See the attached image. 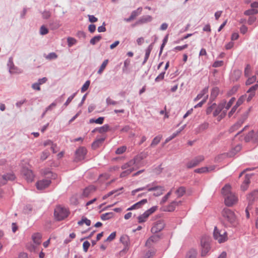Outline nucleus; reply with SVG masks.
Wrapping results in <instances>:
<instances>
[{
  "label": "nucleus",
  "mask_w": 258,
  "mask_h": 258,
  "mask_svg": "<svg viewBox=\"0 0 258 258\" xmlns=\"http://www.w3.org/2000/svg\"><path fill=\"white\" fill-rule=\"evenodd\" d=\"M222 214L223 217L226 220L232 227H236L238 224L237 219L234 213L230 209L224 208Z\"/></svg>",
  "instance_id": "f257e3e1"
},
{
  "label": "nucleus",
  "mask_w": 258,
  "mask_h": 258,
  "mask_svg": "<svg viewBox=\"0 0 258 258\" xmlns=\"http://www.w3.org/2000/svg\"><path fill=\"white\" fill-rule=\"evenodd\" d=\"M44 174L47 176V178L44 179L37 182L36 186L38 189L42 190L48 187L51 183L50 179L48 178H51L55 179L56 177V175L55 174L50 171L45 172Z\"/></svg>",
  "instance_id": "f03ea898"
},
{
  "label": "nucleus",
  "mask_w": 258,
  "mask_h": 258,
  "mask_svg": "<svg viewBox=\"0 0 258 258\" xmlns=\"http://www.w3.org/2000/svg\"><path fill=\"white\" fill-rule=\"evenodd\" d=\"M213 236L220 243H223L227 240V233L225 230L219 229L217 227L214 228Z\"/></svg>",
  "instance_id": "7ed1b4c3"
},
{
  "label": "nucleus",
  "mask_w": 258,
  "mask_h": 258,
  "mask_svg": "<svg viewBox=\"0 0 258 258\" xmlns=\"http://www.w3.org/2000/svg\"><path fill=\"white\" fill-rule=\"evenodd\" d=\"M69 215L67 209L60 206H57L54 209V216L57 221H61L67 218Z\"/></svg>",
  "instance_id": "20e7f679"
},
{
  "label": "nucleus",
  "mask_w": 258,
  "mask_h": 258,
  "mask_svg": "<svg viewBox=\"0 0 258 258\" xmlns=\"http://www.w3.org/2000/svg\"><path fill=\"white\" fill-rule=\"evenodd\" d=\"M202 247L201 256L204 257L207 255L211 249L210 242L208 239L203 237L201 240Z\"/></svg>",
  "instance_id": "39448f33"
},
{
  "label": "nucleus",
  "mask_w": 258,
  "mask_h": 258,
  "mask_svg": "<svg viewBox=\"0 0 258 258\" xmlns=\"http://www.w3.org/2000/svg\"><path fill=\"white\" fill-rule=\"evenodd\" d=\"M7 67L9 69V72L11 74H20L22 73L21 69L15 66L13 62V58L10 57L9 58Z\"/></svg>",
  "instance_id": "423d86ee"
},
{
  "label": "nucleus",
  "mask_w": 258,
  "mask_h": 258,
  "mask_svg": "<svg viewBox=\"0 0 258 258\" xmlns=\"http://www.w3.org/2000/svg\"><path fill=\"white\" fill-rule=\"evenodd\" d=\"M16 176L13 173H8L6 174H0V186L4 185L7 183L8 181H14Z\"/></svg>",
  "instance_id": "0eeeda50"
},
{
  "label": "nucleus",
  "mask_w": 258,
  "mask_h": 258,
  "mask_svg": "<svg viewBox=\"0 0 258 258\" xmlns=\"http://www.w3.org/2000/svg\"><path fill=\"white\" fill-rule=\"evenodd\" d=\"M165 226V222L162 220L157 221L154 223L153 227L151 228V232L153 233H157L161 231Z\"/></svg>",
  "instance_id": "6e6552de"
},
{
  "label": "nucleus",
  "mask_w": 258,
  "mask_h": 258,
  "mask_svg": "<svg viewBox=\"0 0 258 258\" xmlns=\"http://www.w3.org/2000/svg\"><path fill=\"white\" fill-rule=\"evenodd\" d=\"M87 154V150L84 147H80L75 152V160L77 162L81 161L85 159Z\"/></svg>",
  "instance_id": "1a4fd4ad"
},
{
  "label": "nucleus",
  "mask_w": 258,
  "mask_h": 258,
  "mask_svg": "<svg viewBox=\"0 0 258 258\" xmlns=\"http://www.w3.org/2000/svg\"><path fill=\"white\" fill-rule=\"evenodd\" d=\"M204 160V157L202 155H200L196 157L190 161L188 162L186 164V167L187 168H192L194 167L197 166L199 164L200 162Z\"/></svg>",
  "instance_id": "9d476101"
},
{
  "label": "nucleus",
  "mask_w": 258,
  "mask_h": 258,
  "mask_svg": "<svg viewBox=\"0 0 258 258\" xmlns=\"http://www.w3.org/2000/svg\"><path fill=\"white\" fill-rule=\"evenodd\" d=\"M155 182H153L151 183L152 186L148 188L149 191H157L154 194V196L155 197H158L163 194V191L164 190V188L162 186L155 185Z\"/></svg>",
  "instance_id": "9b49d317"
},
{
  "label": "nucleus",
  "mask_w": 258,
  "mask_h": 258,
  "mask_svg": "<svg viewBox=\"0 0 258 258\" xmlns=\"http://www.w3.org/2000/svg\"><path fill=\"white\" fill-rule=\"evenodd\" d=\"M226 105V100H223L218 104H216V106L214 108L213 112V116L215 117L217 116L224 109Z\"/></svg>",
  "instance_id": "f8f14e48"
},
{
  "label": "nucleus",
  "mask_w": 258,
  "mask_h": 258,
  "mask_svg": "<svg viewBox=\"0 0 258 258\" xmlns=\"http://www.w3.org/2000/svg\"><path fill=\"white\" fill-rule=\"evenodd\" d=\"M248 112L244 113L236 123H235L232 126H231L229 130L230 132L232 133L235 130L238 129L244 122L247 117Z\"/></svg>",
  "instance_id": "ddd939ff"
},
{
  "label": "nucleus",
  "mask_w": 258,
  "mask_h": 258,
  "mask_svg": "<svg viewBox=\"0 0 258 258\" xmlns=\"http://www.w3.org/2000/svg\"><path fill=\"white\" fill-rule=\"evenodd\" d=\"M152 20V17L150 15H145L141 17L132 26L135 27L138 25H142L147 22H151Z\"/></svg>",
  "instance_id": "4468645a"
},
{
  "label": "nucleus",
  "mask_w": 258,
  "mask_h": 258,
  "mask_svg": "<svg viewBox=\"0 0 258 258\" xmlns=\"http://www.w3.org/2000/svg\"><path fill=\"white\" fill-rule=\"evenodd\" d=\"M22 173L28 182H32L33 180L34 174L32 170L24 168L22 171Z\"/></svg>",
  "instance_id": "2eb2a0df"
},
{
  "label": "nucleus",
  "mask_w": 258,
  "mask_h": 258,
  "mask_svg": "<svg viewBox=\"0 0 258 258\" xmlns=\"http://www.w3.org/2000/svg\"><path fill=\"white\" fill-rule=\"evenodd\" d=\"M237 201V197L233 194H229L225 197V204L228 207L232 206Z\"/></svg>",
  "instance_id": "dca6fc26"
},
{
  "label": "nucleus",
  "mask_w": 258,
  "mask_h": 258,
  "mask_svg": "<svg viewBox=\"0 0 258 258\" xmlns=\"http://www.w3.org/2000/svg\"><path fill=\"white\" fill-rule=\"evenodd\" d=\"M142 8L139 7L137 10L132 11L131 16L127 18H124L123 20L126 22H130L134 20L137 16L141 14Z\"/></svg>",
  "instance_id": "f3484780"
},
{
  "label": "nucleus",
  "mask_w": 258,
  "mask_h": 258,
  "mask_svg": "<svg viewBox=\"0 0 258 258\" xmlns=\"http://www.w3.org/2000/svg\"><path fill=\"white\" fill-rule=\"evenodd\" d=\"M161 237L160 235L156 234L150 236L146 242V246L149 247L151 246L152 243H155L159 241Z\"/></svg>",
  "instance_id": "a211bd4d"
},
{
  "label": "nucleus",
  "mask_w": 258,
  "mask_h": 258,
  "mask_svg": "<svg viewBox=\"0 0 258 258\" xmlns=\"http://www.w3.org/2000/svg\"><path fill=\"white\" fill-rule=\"evenodd\" d=\"M258 198V190H254L247 196L249 206L252 205L253 202Z\"/></svg>",
  "instance_id": "6ab92c4d"
},
{
  "label": "nucleus",
  "mask_w": 258,
  "mask_h": 258,
  "mask_svg": "<svg viewBox=\"0 0 258 258\" xmlns=\"http://www.w3.org/2000/svg\"><path fill=\"white\" fill-rule=\"evenodd\" d=\"M147 203V200L145 199L136 203L127 209V211H131L136 209L140 208L142 205Z\"/></svg>",
  "instance_id": "aec40b11"
},
{
  "label": "nucleus",
  "mask_w": 258,
  "mask_h": 258,
  "mask_svg": "<svg viewBox=\"0 0 258 258\" xmlns=\"http://www.w3.org/2000/svg\"><path fill=\"white\" fill-rule=\"evenodd\" d=\"M181 203V201H172L166 207L165 211L167 212H173L175 210L176 207L180 204Z\"/></svg>",
  "instance_id": "412c9836"
},
{
  "label": "nucleus",
  "mask_w": 258,
  "mask_h": 258,
  "mask_svg": "<svg viewBox=\"0 0 258 258\" xmlns=\"http://www.w3.org/2000/svg\"><path fill=\"white\" fill-rule=\"evenodd\" d=\"M105 138L102 137L100 138H97L92 144V147L94 149H96L100 147L103 142L105 141Z\"/></svg>",
  "instance_id": "4be33fe9"
},
{
  "label": "nucleus",
  "mask_w": 258,
  "mask_h": 258,
  "mask_svg": "<svg viewBox=\"0 0 258 258\" xmlns=\"http://www.w3.org/2000/svg\"><path fill=\"white\" fill-rule=\"evenodd\" d=\"M95 190V187L93 185L89 186L86 187L83 192V196L87 197L89 196L91 193Z\"/></svg>",
  "instance_id": "5701e85b"
},
{
  "label": "nucleus",
  "mask_w": 258,
  "mask_h": 258,
  "mask_svg": "<svg viewBox=\"0 0 258 258\" xmlns=\"http://www.w3.org/2000/svg\"><path fill=\"white\" fill-rule=\"evenodd\" d=\"M241 149V146L240 145L236 146L234 148L232 149L228 153V156L230 157H233L238 152H239Z\"/></svg>",
  "instance_id": "b1692460"
},
{
  "label": "nucleus",
  "mask_w": 258,
  "mask_h": 258,
  "mask_svg": "<svg viewBox=\"0 0 258 258\" xmlns=\"http://www.w3.org/2000/svg\"><path fill=\"white\" fill-rule=\"evenodd\" d=\"M222 195L226 197L229 194H232V193L231 192V186L229 184H226L222 189L221 191Z\"/></svg>",
  "instance_id": "393cba45"
},
{
  "label": "nucleus",
  "mask_w": 258,
  "mask_h": 258,
  "mask_svg": "<svg viewBox=\"0 0 258 258\" xmlns=\"http://www.w3.org/2000/svg\"><path fill=\"white\" fill-rule=\"evenodd\" d=\"M49 26L52 29H56L60 27V22L57 20H50L49 22Z\"/></svg>",
  "instance_id": "a878e982"
},
{
  "label": "nucleus",
  "mask_w": 258,
  "mask_h": 258,
  "mask_svg": "<svg viewBox=\"0 0 258 258\" xmlns=\"http://www.w3.org/2000/svg\"><path fill=\"white\" fill-rule=\"evenodd\" d=\"M185 125H184L183 126H182L180 129H179L178 131H177L176 132L174 133L171 136L168 137L165 141V143H167L173 139H174L175 137H176L181 131L183 130L184 126Z\"/></svg>",
  "instance_id": "bb28decb"
},
{
  "label": "nucleus",
  "mask_w": 258,
  "mask_h": 258,
  "mask_svg": "<svg viewBox=\"0 0 258 258\" xmlns=\"http://www.w3.org/2000/svg\"><path fill=\"white\" fill-rule=\"evenodd\" d=\"M120 241L125 246V248L130 244V238L126 235H122L120 238Z\"/></svg>",
  "instance_id": "cd10ccee"
},
{
  "label": "nucleus",
  "mask_w": 258,
  "mask_h": 258,
  "mask_svg": "<svg viewBox=\"0 0 258 258\" xmlns=\"http://www.w3.org/2000/svg\"><path fill=\"white\" fill-rule=\"evenodd\" d=\"M114 213L108 212L103 214L101 215V219L103 221L108 220L112 218L114 216Z\"/></svg>",
  "instance_id": "c85d7f7f"
},
{
  "label": "nucleus",
  "mask_w": 258,
  "mask_h": 258,
  "mask_svg": "<svg viewBox=\"0 0 258 258\" xmlns=\"http://www.w3.org/2000/svg\"><path fill=\"white\" fill-rule=\"evenodd\" d=\"M197 251L195 249H190L186 253L185 258H197Z\"/></svg>",
  "instance_id": "c756f323"
},
{
  "label": "nucleus",
  "mask_w": 258,
  "mask_h": 258,
  "mask_svg": "<svg viewBox=\"0 0 258 258\" xmlns=\"http://www.w3.org/2000/svg\"><path fill=\"white\" fill-rule=\"evenodd\" d=\"M148 213L147 214L145 211L143 214L140 215L138 217V222L142 223L145 222L147 219L149 217Z\"/></svg>",
  "instance_id": "7c9ffc66"
},
{
  "label": "nucleus",
  "mask_w": 258,
  "mask_h": 258,
  "mask_svg": "<svg viewBox=\"0 0 258 258\" xmlns=\"http://www.w3.org/2000/svg\"><path fill=\"white\" fill-rule=\"evenodd\" d=\"M104 120V117H99L97 119L91 118L89 120L90 123H96L99 124H102Z\"/></svg>",
  "instance_id": "2f4dec72"
},
{
  "label": "nucleus",
  "mask_w": 258,
  "mask_h": 258,
  "mask_svg": "<svg viewBox=\"0 0 258 258\" xmlns=\"http://www.w3.org/2000/svg\"><path fill=\"white\" fill-rule=\"evenodd\" d=\"M219 89L218 87H214L212 89L211 93V99L214 100L219 94Z\"/></svg>",
  "instance_id": "473e14b6"
},
{
  "label": "nucleus",
  "mask_w": 258,
  "mask_h": 258,
  "mask_svg": "<svg viewBox=\"0 0 258 258\" xmlns=\"http://www.w3.org/2000/svg\"><path fill=\"white\" fill-rule=\"evenodd\" d=\"M185 191L186 189L184 186H180L176 190V194L178 197H181L184 195Z\"/></svg>",
  "instance_id": "72a5a7b5"
},
{
  "label": "nucleus",
  "mask_w": 258,
  "mask_h": 258,
  "mask_svg": "<svg viewBox=\"0 0 258 258\" xmlns=\"http://www.w3.org/2000/svg\"><path fill=\"white\" fill-rule=\"evenodd\" d=\"M151 185H152L151 184H147L146 186H144V187H140V188H137L136 189H134L132 191V196H135V194L138 192V191H142V190H145L146 189H148V188L149 187H151V186H150Z\"/></svg>",
  "instance_id": "f704fd0d"
},
{
  "label": "nucleus",
  "mask_w": 258,
  "mask_h": 258,
  "mask_svg": "<svg viewBox=\"0 0 258 258\" xmlns=\"http://www.w3.org/2000/svg\"><path fill=\"white\" fill-rule=\"evenodd\" d=\"M216 106V103H213L209 105L206 110V113L207 115H210L213 112L214 108Z\"/></svg>",
  "instance_id": "c9c22d12"
},
{
  "label": "nucleus",
  "mask_w": 258,
  "mask_h": 258,
  "mask_svg": "<svg viewBox=\"0 0 258 258\" xmlns=\"http://www.w3.org/2000/svg\"><path fill=\"white\" fill-rule=\"evenodd\" d=\"M161 139H162V136L158 135V136L155 137L153 139V141H152V143H151L150 146L151 147H154V146L157 145V144H158L159 143Z\"/></svg>",
  "instance_id": "e433bc0d"
},
{
  "label": "nucleus",
  "mask_w": 258,
  "mask_h": 258,
  "mask_svg": "<svg viewBox=\"0 0 258 258\" xmlns=\"http://www.w3.org/2000/svg\"><path fill=\"white\" fill-rule=\"evenodd\" d=\"M109 130V125L105 124L103 126L99 127V133L103 134L107 132Z\"/></svg>",
  "instance_id": "4c0bfd02"
},
{
  "label": "nucleus",
  "mask_w": 258,
  "mask_h": 258,
  "mask_svg": "<svg viewBox=\"0 0 258 258\" xmlns=\"http://www.w3.org/2000/svg\"><path fill=\"white\" fill-rule=\"evenodd\" d=\"M134 170L133 168H130L128 169L125 170L124 171L121 172L120 174V177L122 178L127 176L129 174H130Z\"/></svg>",
  "instance_id": "58836bf2"
},
{
  "label": "nucleus",
  "mask_w": 258,
  "mask_h": 258,
  "mask_svg": "<svg viewBox=\"0 0 258 258\" xmlns=\"http://www.w3.org/2000/svg\"><path fill=\"white\" fill-rule=\"evenodd\" d=\"M101 38L102 37L100 35L95 36L91 39L90 43L92 45H95L97 42L99 41L101 39Z\"/></svg>",
  "instance_id": "ea45409f"
},
{
  "label": "nucleus",
  "mask_w": 258,
  "mask_h": 258,
  "mask_svg": "<svg viewBox=\"0 0 258 258\" xmlns=\"http://www.w3.org/2000/svg\"><path fill=\"white\" fill-rule=\"evenodd\" d=\"M253 135V131L249 132L245 137L244 141L246 142H252V136Z\"/></svg>",
  "instance_id": "a19ab883"
},
{
  "label": "nucleus",
  "mask_w": 258,
  "mask_h": 258,
  "mask_svg": "<svg viewBox=\"0 0 258 258\" xmlns=\"http://www.w3.org/2000/svg\"><path fill=\"white\" fill-rule=\"evenodd\" d=\"M257 12H258L257 10L254 9H248V10L245 11L244 12V14L246 16H250L251 15H253L257 14Z\"/></svg>",
  "instance_id": "79ce46f5"
},
{
  "label": "nucleus",
  "mask_w": 258,
  "mask_h": 258,
  "mask_svg": "<svg viewBox=\"0 0 258 258\" xmlns=\"http://www.w3.org/2000/svg\"><path fill=\"white\" fill-rule=\"evenodd\" d=\"M108 62V59H105L103 61V63L101 64L99 70L98 71V74H101L103 70L105 69L107 64Z\"/></svg>",
  "instance_id": "37998d69"
},
{
  "label": "nucleus",
  "mask_w": 258,
  "mask_h": 258,
  "mask_svg": "<svg viewBox=\"0 0 258 258\" xmlns=\"http://www.w3.org/2000/svg\"><path fill=\"white\" fill-rule=\"evenodd\" d=\"M247 97V95L246 94H244V95H243L242 96H241L237 100L236 103V105L238 107L241 104H242V103L243 102V101L245 100V99H246Z\"/></svg>",
  "instance_id": "c03bdc74"
},
{
  "label": "nucleus",
  "mask_w": 258,
  "mask_h": 258,
  "mask_svg": "<svg viewBox=\"0 0 258 258\" xmlns=\"http://www.w3.org/2000/svg\"><path fill=\"white\" fill-rule=\"evenodd\" d=\"M42 17L43 19H48L51 15V12L49 11L45 10L41 13Z\"/></svg>",
  "instance_id": "a18cd8bd"
},
{
  "label": "nucleus",
  "mask_w": 258,
  "mask_h": 258,
  "mask_svg": "<svg viewBox=\"0 0 258 258\" xmlns=\"http://www.w3.org/2000/svg\"><path fill=\"white\" fill-rule=\"evenodd\" d=\"M77 94V92H76L75 93H73L72 95H71L70 97H69L66 102L64 103L63 106H64L65 107L67 106L72 101V100L74 99V98L75 97Z\"/></svg>",
  "instance_id": "49530a36"
},
{
  "label": "nucleus",
  "mask_w": 258,
  "mask_h": 258,
  "mask_svg": "<svg viewBox=\"0 0 258 258\" xmlns=\"http://www.w3.org/2000/svg\"><path fill=\"white\" fill-rule=\"evenodd\" d=\"M208 97V95H207L206 96L204 97V98L203 99V100L201 101H200L197 104L195 105L194 108H197L199 107H201L203 105V104L206 102Z\"/></svg>",
  "instance_id": "de8ad7c7"
},
{
  "label": "nucleus",
  "mask_w": 258,
  "mask_h": 258,
  "mask_svg": "<svg viewBox=\"0 0 258 258\" xmlns=\"http://www.w3.org/2000/svg\"><path fill=\"white\" fill-rule=\"evenodd\" d=\"M126 147L125 146H121L116 150L115 153L118 155L122 154L126 151Z\"/></svg>",
  "instance_id": "09e8293b"
},
{
  "label": "nucleus",
  "mask_w": 258,
  "mask_h": 258,
  "mask_svg": "<svg viewBox=\"0 0 258 258\" xmlns=\"http://www.w3.org/2000/svg\"><path fill=\"white\" fill-rule=\"evenodd\" d=\"M235 100V98L232 97L230 99L228 103L226 102V105L224 108L226 109H229L231 107V105L233 104Z\"/></svg>",
  "instance_id": "8fccbe9b"
},
{
  "label": "nucleus",
  "mask_w": 258,
  "mask_h": 258,
  "mask_svg": "<svg viewBox=\"0 0 258 258\" xmlns=\"http://www.w3.org/2000/svg\"><path fill=\"white\" fill-rule=\"evenodd\" d=\"M57 55L55 52H50L45 57L47 59L52 60L57 58Z\"/></svg>",
  "instance_id": "3c124183"
},
{
  "label": "nucleus",
  "mask_w": 258,
  "mask_h": 258,
  "mask_svg": "<svg viewBox=\"0 0 258 258\" xmlns=\"http://www.w3.org/2000/svg\"><path fill=\"white\" fill-rule=\"evenodd\" d=\"M90 84V81L89 80H87V81H86L81 88V92H84L86 91L88 89Z\"/></svg>",
  "instance_id": "603ef678"
},
{
  "label": "nucleus",
  "mask_w": 258,
  "mask_h": 258,
  "mask_svg": "<svg viewBox=\"0 0 258 258\" xmlns=\"http://www.w3.org/2000/svg\"><path fill=\"white\" fill-rule=\"evenodd\" d=\"M155 253V251L154 249H150L146 253L144 258H150L153 256Z\"/></svg>",
  "instance_id": "864d4df0"
},
{
  "label": "nucleus",
  "mask_w": 258,
  "mask_h": 258,
  "mask_svg": "<svg viewBox=\"0 0 258 258\" xmlns=\"http://www.w3.org/2000/svg\"><path fill=\"white\" fill-rule=\"evenodd\" d=\"M48 33V29L44 25L41 26L40 28V34L42 35H44Z\"/></svg>",
  "instance_id": "5fc2aeb1"
},
{
  "label": "nucleus",
  "mask_w": 258,
  "mask_h": 258,
  "mask_svg": "<svg viewBox=\"0 0 258 258\" xmlns=\"http://www.w3.org/2000/svg\"><path fill=\"white\" fill-rule=\"evenodd\" d=\"M68 45L69 47H71L76 42V40L72 37H68L67 39Z\"/></svg>",
  "instance_id": "6e6d98bb"
},
{
  "label": "nucleus",
  "mask_w": 258,
  "mask_h": 258,
  "mask_svg": "<svg viewBox=\"0 0 258 258\" xmlns=\"http://www.w3.org/2000/svg\"><path fill=\"white\" fill-rule=\"evenodd\" d=\"M209 127V123L207 122H205L203 123L200 124L199 126V130L200 131H203L207 129Z\"/></svg>",
  "instance_id": "4d7b16f0"
},
{
  "label": "nucleus",
  "mask_w": 258,
  "mask_h": 258,
  "mask_svg": "<svg viewBox=\"0 0 258 258\" xmlns=\"http://www.w3.org/2000/svg\"><path fill=\"white\" fill-rule=\"evenodd\" d=\"M208 168L207 167H204L195 169V172L198 173H202L208 172Z\"/></svg>",
  "instance_id": "13d9d810"
},
{
  "label": "nucleus",
  "mask_w": 258,
  "mask_h": 258,
  "mask_svg": "<svg viewBox=\"0 0 258 258\" xmlns=\"http://www.w3.org/2000/svg\"><path fill=\"white\" fill-rule=\"evenodd\" d=\"M251 72V67L249 64H247L244 69V75L246 77H248L250 75Z\"/></svg>",
  "instance_id": "bf43d9fd"
},
{
  "label": "nucleus",
  "mask_w": 258,
  "mask_h": 258,
  "mask_svg": "<svg viewBox=\"0 0 258 258\" xmlns=\"http://www.w3.org/2000/svg\"><path fill=\"white\" fill-rule=\"evenodd\" d=\"M165 71H163L162 72H161L156 78H155V82H160L161 81H162V80L164 79V75H165Z\"/></svg>",
  "instance_id": "052dcab7"
},
{
  "label": "nucleus",
  "mask_w": 258,
  "mask_h": 258,
  "mask_svg": "<svg viewBox=\"0 0 258 258\" xmlns=\"http://www.w3.org/2000/svg\"><path fill=\"white\" fill-rule=\"evenodd\" d=\"M57 105V100H55L53 102L50 104L48 107L45 108V112L51 110L53 108L55 107Z\"/></svg>",
  "instance_id": "680f3d73"
},
{
  "label": "nucleus",
  "mask_w": 258,
  "mask_h": 258,
  "mask_svg": "<svg viewBox=\"0 0 258 258\" xmlns=\"http://www.w3.org/2000/svg\"><path fill=\"white\" fill-rule=\"evenodd\" d=\"M171 194V191H170L168 192H167V194L162 198L160 203L161 204L165 203L167 201V200H168V199L169 198V197H170Z\"/></svg>",
  "instance_id": "e2e57ef3"
},
{
  "label": "nucleus",
  "mask_w": 258,
  "mask_h": 258,
  "mask_svg": "<svg viewBox=\"0 0 258 258\" xmlns=\"http://www.w3.org/2000/svg\"><path fill=\"white\" fill-rule=\"evenodd\" d=\"M188 47L187 44H184L182 46H177L173 48L174 51H181Z\"/></svg>",
  "instance_id": "0e129e2a"
},
{
  "label": "nucleus",
  "mask_w": 258,
  "mask_h": 258,
  "mask_svg": "<svg viewBox=\"0 0 258 258\" xmlns=\"http://www.w3.org/2000/svg\"><path fill=\"white\" fill-rule=\"evenodd\" d=\"M223 61L222 60H217L215 61L212 64V67L214 68H218L221 67L223 64Z\"/></svg>",
  "instance_id": "69168bd1"
},
{
  "label": "nucleus",
  "mask_w": 258,
  "mask_h": 258,
  "mask_svg": "<svg viewBox=\"0 0 258 258\" xmlns=\"http://www.w3.org/2000/svg\"><path fill=\"white\" fill-rule=\"evenodd\" d=\"M90 246V243L88 241H85L83 244V250L85 252H87L88 250L89 247Z\"/></svg>",
  "instance_id": "338daca9"
},
{
  "label": "nucleus",
  "mask_w": 258,
  "mask_h": 258,
  "mask_svg": "<svg viewBox=\"0 0 258 258\" xmlns=\"http://www.w3.org/2000/svg\"><path fill=\"white\" fill-rule=\"evenodd\" d=\"M253 136H252V143H257L258 142V131L256 132L253 131Z\"/></svg>",
  "instance_id": "774afa93"
}]
</instances>
